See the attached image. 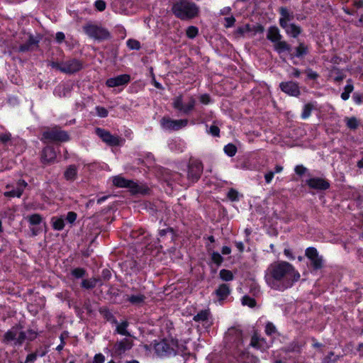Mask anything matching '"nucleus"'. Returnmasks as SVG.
Returning <instances> with one entry per match:
<instances>
[{
    "mask_svg": "<svg viewBox=\"0 0 363 363\" xmlns=\"http://www.w3.org/2000/svg\"><path fill=\"white\" fill-rule=\"evenodd\" d=\"M300 278L299 273L289 262L277 261L269 265L264 279L267 285L275 290L284 291Z\"/></svg>",
    "mask_w": 363,
    "mask_h": 363,
    "instance_id": "1",
    "label": "nucleus"
},
{
    "mask_svg": "<svg viewBox=\"0 0 363 363\" xmlns=\"http://www.w3.org/2000/svg\"><path fill=\"white\" fill-rule=\"evenodd\" d=\"M185 166L184 163H181L178 167V169L182 170L184 173H186V175L181 172H174L172 175L171 179L182 186L187 187L199 180L203 172V165L199 160H196L189 162L187 166V171L185 169H182Z\"/></svg>",
    "mask_w": 363,
    "mask_h": 363,
    "instance_id": "2",
    "label": "nucleus"
},
{
    "mask_svg": "<svg viewBox=\"0 0 363 363\" xmlns=\"http://www.w3.org/2000/svg\"><path fill=\"white\" fill-rule=\"evenodd\" d=\"M35 336L36 335L34 331L28 330L27 333H26L19 327L16 326L13 327L4 334V342L13 345H21L25 340H32Z\"/></svg>",
    "mask_w": 363,
    "mask_h": 363,
    "instance_id": "3",
    "label": "nucleus"
},
{
    "mask_svg": "<svg viewBox=\"0 0 363 363\" xmlns=\"http://www.w3.org/2000/svg\"><path fill=\"white\" fill-rule=\"evenodd\" d=\"M172 11L176 16L185 20L195 17L199 12V8L194 3L180 0L174 4Z\"/></svg>",
    "mask_w": 363,
    "mask_h": 363,
    "instance_id": "4",
    "label": "nucleus"
},
{
    "mask_svg": "<svg viewBox=\"0 0 363 363\" xmlns=\"http://www.w3.org/2000/svg\"><path fill=\"white\" fill-rule=\"evenodd\" d=\"M110 179L112 181L113 186L118 188H128L133 194H145L147 192V188L145 186L126 179L121 175L112 177Z\"/></svg>",
    "mask_w": 363,
    "mask_h": 363,
    "instance_id": "5",
    "label": "nucleus"
},
{
    "mask_svg": "<svg viewBox=\"0 0 363 363\" xmlns=\"http://www.w3.org/2000/svg\"><path fill=\"white\" fill-rule=\"evenodd\" d=\"M196 104V99L191 95L186 97L179 95L173 99V107L184 114H189L194 109Z\"/></svg>",
    "mask_w": 363,
    "mask_h": 363,
    "instance_id": "6",
    "label": "nucleus"
},
{
    "mask_svg": "<svg viewBox=\"0 0 363 363\" xmlns=\"http://www.w3.org/2000/svg\"><path fill=\"white\" fill-rule=\"evenodd\" d=\"M155 350L160 356L175 355L179 350L178 342L173 339H165L156 343Z\"/></svg>",
    "mask_w": 363,
    "mask_h": 363,
    "instance_id": "7",
    "label": "nucleus"
},
{
    "mask_svg": "<svg viewBox=\"0 0 363 363\" xmlns=\"http://www.w3.org/2000/svg\"><path fill=\"white\" fill-rule=\"evenodd\" d=\"M52 68L57 69L65 74H72L80 70L82 67V63L76 60L72 59L65 62H52L50 63Z\"/></svg>",
    "mask_w": 363,
    "mask_h": 363,
    "instance_id": "8",
    "label": "nucleus"
},
{
    "mask_svg": "<svg viewBox=\"0 0 363 363\" xmlns=\"http://www.w3.org/2000/svg\"><path fill=\"white\" fill-rule=\"evenodd\" d=\"M69 140L68 133L57 127L48 130L43 133L41 140L43 143L48 142H66Z\"/></svg>",
    "mask_w": 363,
    "mask_h": 363,
    "instance_id": "9",
    "label": "nucleus"
},
{
    "mask_svg": "<svg viewBox=\"0 0 363 363\" xmlns=\"http://www.w3.org/2000/svg\"><path fill=\"white\" fill-rule=\"evenodd\" d=\"M83 28L88 36L97 40H106L110 37V33L106 28L96 24H87Z\"/></svg>",
    "mask_w": 363,
    "mask_h": 363,
    "instance_id": "10",
    "label": "nucleus"
},
{
    "mask_svg": "<svg viewBox=\"0 0 363 363\" xmlns=\"http://www.w3.org/2000/svg\"><path fill=\"white\" fill-rule=\"evenodd\" d=\"M225 340L232 347H235L238 350H241L243 337L242 332L239 329L234 328L229 329L225 334Z\"/></svg>",
    "mask_w": 363,
    "mask_h": 363,
    "instance_id": "11",
    "label": "nucleus"
},
{
    "mask_svg": "<svg viewBox=\"0 0 363 363\" xmlns=\"http://www.w3.org/2000/svg\"><path fill=\"white\" fill-rule=\"evenodd\" d=\"M187 119L173 120L170 118H163L161 120V125L162 128L169 130H178L184 128L188 124Z\"/></svg>",
    "mask_w": 363,
    "mask_h": 363,
    "instance_id": "12",
    "label": "nucleus"
},
{
    "mask_svg": "<svg viewBox=\"0 0 363 363\" xmlns=\"http://www.w3.org/2000/svg\"><path fill=\"white\" fill-rule=\"evenodd\" d=\"M306 256L309 259L310 264L314 269H319L323 267V257L319 255L315 247H308L306 250Z\"/></svg>",
    "mask_w": 363,
    "mask_h": 363,
    "instance_id": "13",
    "label": "nucleus"
},
{
    "mask_svg": "<svg viewBox=\"0 0 363 363\" xmlns=\"http://www.w3.org/2000/svg\"><path fill=\"white\" fill-rule=\"evenodd\" d=\"M27 186V183L24 180H18L16 183V186H13L10 184L6 186V189H8L4 192V196L6 197H21L23 191Z\"/></svg>",
    "mask_w": 363,
    "mask_h": 363,
    "instance_id": "14",
    "label": "nucleus"
},
{
    "mask_svg": "<svg viewBox=\"0 0 363 363\" xmlns=\"http://www.w3.org/2000/svg\"><path fill=\"white\" fill-rule=\"evenodd\" d=\"M96 133L97 135L106 143L111 146L120 145L122 141L119 137L112 135L109 132L101 129L96 128Z\"/></svg>",
    "mask_w": 363,
    "mask_h": 363,
    "instance_id": "15",
    "label": "nucleus"
},
{
    "mask_svg": "<svg viewBox=\"0 0 363 363\" xmlns=\"http://www.w3.org/2000/svg\"><path fill=\"white\" fill-rule=\"evenodd\" d=\"M130 81V76L127 74L118 75L115 77L109 78L106 82V85L108 87H116L124 86L129 83Z\"/></svg>",
    "mask_w": 363,
    "mask_h": 363,
    "instance_id": "16",
    "label": "nucleus"
},
{
    "mask_svg": "<svg viewBox=\"0 0 363 363\" xmlns=\"http://www.w3.org/2000/svg\"><path fill=\"white\" fill-rule=\"evenodd\" d=\"M281 90L291 96H298L300 94L298 84L296 82L289 81L281 82L279 84Z\"/></svg>",
    "mask_w": 363,
    "mask_h": 363,
    "instance_id": "17",
    "label": "nucleus"
},
{
    "mask_svg": "<svg viewBox=\"0 0 363 363\" xmlns=\"http://www.w3.org/2000/svg\"><path fill=\"white\" fill-rule=\"evenodd\" d=\"M279 13V24L281 27H286V25L291 23L290 22L294 19V13L290 11L287 8H280Z\"/></svg>",
    "mask_w": 363,
    "mask_h": 363,
    "instance_id": "18",
    "label": "nucleus"
},
{
    "mask_svg": "<svg viewBox=\"0 0 363 363\" xmlns=\"http://www.w3.org/2000/svg\"><path fill=\"white\" fill-rule=\"evenodd\" d=\"M307 184L312 189L325 190L329 188V183L323 179L314 177L306 182Z\"/></svg>",
    "mask_w": 363,
    "mask_h": 363,
    "instance_id": "19",
    "label": "nucleus"
},
{
    "mask_svg": "<svg viewBox=\"0 0 363 363\" xmlns=\"http://www.w3.org/2000/svg\"><path fill=\"white\" fill-rule=\"evenodd\" d=\"M270 344L267 342L264 338L259 337L255 334L251 339L250 345L261 351H264L270 347Z\"/></svg>",
    "mask_w": 363,
    "mask_h": 363,
    "instance_id": "20",
    "label": "nucleus"
},
{
    "mask_svg": "<svg viewBox=\"0 0 363 363\" xmlns=\"http://www.w3.org/2000/svg\"><path fill=\"white\" fill-rule=\"evenodd\" d=\"M168 147L173 152H182L186 149V143L180 138H172L168 140Z\"/></svg>",
    "mask_w": 363,
    "mask_h": 363,
    "instance_id": "21",
    "label": "nucleus"
},
{
    "mask_svg": "<svg viewBox=\"0 0 363 363\" xmlns=\"http://www.w3.org/2000/svg\"><path fill=\"white\" fill-rule=\"evenodd\" d=\"M108 320H113L116 325V332L122 335L128 336L130 333L127 330V328L128 326V323L127 321H123L121 323H118L117 320L113 318V316L108 313L107 315Z\"/></svg>",
    "mask_w": 363,
    "mask_h": 363,
    "instance_id": "22",
    "label": "nucleus"
},
{
    "mask_svg": "<svg viewBox=\"0 0 363 363\" xmlns=\"http://www.w3.org/2000/svg\"><path fill=\"white\" fill-rule=\"evenodd\" d=\"M131 347V342L129 340L125 338L121 341L116 343V345H114V351L117 354L121 355L123 353H124L126 350H130Z\"/></svg>",
    "mask_w": 363,
    "mask_h": 363,
    "instance_id": "23",
    "label": "nucleus"
},
{
    "mask_svg": "<svg viewBox=\"0 0 363 363\" xmlns=\"http://www.w3.org/2000/svg\"><path fill=\"white\" fill-rule=\"evenodd\" d=\"M255 27L251 26L250 24H245L238 27L235 30V33L239 37L252 36L256 33Z\"/></svg>",
    "mask_w": 363,
    "mask_h": 363,
    "instance_id": "24",
    "label": "nucleus"
},
{
    "mask_svg": "<svg viewBox=\"0 0 363 363\" xmlns=\"http://www.w3.org/2000/svg\"><path fill=\"white\" fill-rule=\"evenodd\" d=\"M55 157L56 152L52 147L48 146L43 149L41 156L43 162H51L55 160Z\"/></svg>",
    "mask_w": 363,
    "mask_h": 363,
    "instance_id": "25",
    "label": "nucleus"
},
{
    "mask_svg": "<svg viewBox=\"0 0 363 363\" xmlns=\"http://www.w3.org/2000/svg\"><path fill=\"white\" fill-rule=\"evenodd\" d=\"M38 40L33 35H28V40L25 44H22L19 46L20 52H26L30 50H32L34 47L37 45Z\"/></svg>",
    "mask_w": 363,
    "mask_h": 363,
    "instance_id": "26",
    "label": "nucleus"
},
{
    "mask_svg": "<svg viewBox=\"0 0 363 363\" xmlns=\"http://www.w3.org/2000/svg\"><path fill=\"white\" fill-rule=\"evenodd\" d=\"M230 293V289L227 284H220L217 290L216 294L218 297L219 301L224 300Z\"/></svg>",
    "mask_w": 363,
    "mask_h": 363,
    "instance_id": "27",
    "label": "nucleus"
},
{
    "mask_svg": "<svg viewBox=\"0 0 363 363\" xmlns=\"http://www.w3.org/2000/svg\"><path fill=\"white\" fill-rule=\"evenodd\" d=\"M267 39L274 43L279 41L281 38L279 30L276 26H271L267 31Z\"/></svg>",
    "mask_w": 363,
    "mask_h": 363,
    "instance_id": "28",
    "label": "nucleus"
},
{
    "mask_svg": "<svg viewBox=\"0 0 363 363\" xmlns=\"http://www.w3.org/2000/svg\"><path fill=\"white\" fill-rule=\"evenodd\" d=\"M285 30L286 33L293 38H296L301 33V28L294 23L286 25V27H281Z\"/></svg>",
    "mask_w": 363,
    "mask_h": 363,
    "instance_id": "29",
    "label": "nucleus"
},
{
    "mask_svg": "<svg viewBox=\"0 0 363 363\" xmlns=\"http://www.w3.org/2000/svg\"><path fill=\"white\" fill-rule=\"evenodd\" d=\"M77 175V168L75 165H69L64 173V177L67 181H74Z\"/></svg>",
    "mask_w": 363,
    "mask_h": 363,
    "instance_id": "30",
    "label": "nucleus"
},
{
    "mask_svg": "<svg viewBox=\"0 0 363 363\" xmlns=\"http://www.w3.org/2000/svg\"><path fill=\"white\" fill-rule=\"evenodd\" d=\"M354 90V86L352 83L351 79H348L347 82V84L344 88L343 92L341 94V99L344 101H347L350 96V94Z\"/></svg>",
    "mask_w": 363,
    "mask_h": 363,
    "instance_id": "31",
    "label": "nucleus"
},
{
    "mask_svg": "<svg viewBox=\"0 0 363 363\" xmlns=\"http://www.w3.org/2000/svg\"><path fill=\"white\" fill-rule=\"evenodd\" d=\"M51 223L54 230H62L65 227V219L62 217H52Z\"/></svg>",
    "mask_w": 363,
    "mask_h": 363,
    "instance_id": "32",
    "label": "nucleus"
},
{
    "mask_svg": "<svg viewBox=\"0 0 363 363\" xmlns=\"http://www.w3.org/2000/svg\"><path fill=\"white\" fill-rule=\"evenodd\" d=\"M145 296L143 294H138L130 296L128 301L133 305H139L145 301Z\"/></svg>",
    "mask_w": 363,
    "mask_h": 363,
    "instance_id": "33",
    "label": "nucleus"
},
{
    "mask_svg": "<svg viewBox=\"0 0 363 363\" xmlns=\"http://www.w3.org/2000/svg\"><path fill=\"white\" fill-rule=\"evenodd\" d=\"M274 48L279 53H281L286 51H289L290 45H288L286 42L279 40L274 43Z\"/></svg>",
    "mask_w": 363,
    "mask_h": 363,
    "instance_id": "34",
    "label": "nucleus"
},
{
    "mask_svg": "<svg viewBox=\"0 0 363 363\" xmlns=\"http://www.w3.org/2000/svg\"><path fill=\"white\" fill-rule=\"evenodd\" d=\"M345 121L347 127L351 130H355L359 125V121L356 117H346Z\"/></svg>",
    "mask_w": 363,
    "mask_h": 363,
    "instance_id": "35",
    "label": "nucleus"
},
{
    "mask_svg": "<svg viewBox=\"0 0 363 363\" xmlns=\"http://www.w3.org/2000/svg\"><path fill=\"white\" fill-rule=\"evenodd\" d=\"M220 278L225 281H230L234 279L233 272L230 270L223 269L219 272Z\"/></svg>",
    "mask_w": 363,
    "mask_h": 363,
    "instance_id": "36",
    "label": "nucleus"
},
{
    "mask_svg": "<svg viewBox=\"0 0 363 363\" xmlns=\"http://www.w3.org/2000/svg\"><path fill=\"white\" fill-rule=\"evenodd\" d=\"M209 313L208 311H201L197 313L194 318V320L196 322H203L208 320Z\"/></svg>",
    "mask_w": 363,
    "mask_h": 363,
    "instance_id": "37",
    "label": "nucleus"
},
{
    "mask_svg": "<svg viewBox=\"0 0 363 363\" xmlns=\"http://www.w3.org/2000/svg\"><path fill=\"white\" fill-rule=\"evenodd\" d=\"M223 150L225 153L229 157L234 156L237 152V147L231 143L226 145Z\"/></svg>",
    "mask_w": 363,
    "mask_h": 363,
    "instance_id": "38",
    "label": "nucleus"
},
{
    "mask_svg": "<svg viewBox=\"0 0 363 363\" xmlns=\"http://www.w3.org/2000/svg\"><path fill=\"white\" fill-rule=\"evenodd\" d=\"M29 223L32 225H38L42 221V217L40 214L35 213L28 217Z\"/></svg>",
    "mask_w": 363,
    "mask_h": 363,
    "instance_id": "39",
    "label": "nucleus"
},
{
    "mask_svg": "<svg viewBox=\"0 0 363 363\" xmlns=\"http://www.w3.org/2000/svg\"><path fill=\"white\" fill-rule=\"evenodd\" d=\"M97 280L96 279H84L82 286L85 289H93L96 286Z\"/></svg>",
    "mask_w": 363,
    "mask_h": 363,
    "instance_id": "40",
    "label": "nucleus"
},
{
    "mask_svg": "<svg viewBox=\"0 0 363 363\" xmlns=\"http://www.w3.org/2000/svg\"><path fill=\"white\" fill-rule=\"evenodd\" d=\"M199 33V29L196 26H189L186 28V33L188 38L193 39Z\"/></svg>",
    "mask_w": 363,
    "mask_h": 363,
    "instance_id": "41",
    "label": "nucleus"
},
{
    "mask_svg": "<svg viewBox=\"0 0 363 363\" xmlns=\"http://www.w3.org/2000/svg\"><path fill=\"white\" fill-rule=\"evenodd\" d=\"M306 53H307V47L304 44L300 43V45L296 49L295 55L297 57H300L305 55Z\"/></svg>",
    "mask_w": 363,
    "mask_h": 363,
    "instance_id": "42",
    "label": "nucleus"
},
{
    "mask_svg": "<svg viewBox=\"0 0 363 363\" xmlns=\"http://www.w3.org/2000/svg\"><path fill=\"white\" fill-rule=\"evenodd\" d=\"M242 303L243 306H247L250 308H253L255 306L256 302L254 298L247 296H245L242 298Z\"/></svg>",
    "mask_w": 363,
    "mask_h": 363,
    "instance_id": "43",
    "label": "nucleus"
},
{
    "mask_svg": "<svg viewBox=\"0 0 363 363\" xmlns=\"http://www.w3.org/2000/svg\"><path fill=\"white\" fill-rule=\"evenodd\" d=\"M211 260L217 265H220L223 262V257L218 252H213L211 253Z\"/></svg>",
    "mask_w": 363,
    "mask_h": 363,
    "instance_id": "44",
    "label": "nucleus"
},
{
    "mask_svg": "<svg viewBox=\"0 0 363 363\" xmlns=\"http://www.w3.org/2000/svg\"><path fill=\"white\" fill-rule=\"evenodd\" d=\"M228 198L232 201H238L240 198V194L238 191L231 189L228 192Z\"/></svg>",
    "mask_w": 363,
    "mask_h": 363,
    "instance_id": "45",
    "label": "nucleus"
},
{
    "mask_svg": "<svg viewBox=\"0 0 363 363\" xmlns=\"http://www.w3.org/2000/svg\"><path fill=\"white\" fill-rule=\"evenodd\" d=\"M265 333L269 336H273L277 333L275 326L272 323H267L265 326Z\"/></svg>",
    "mask_w": 363,
    "mask_h": 363,
    "instance_id": "46",
    "label": "nucleus"
},
{
    "mask_svg": "<svg viewBox=\"0 0 363 363\" xmlns=\"http://www.w3.org/2000/svg\"><path fill=\"white\" fill-rule=\"evenodd\" d=\"M127 46L130 50H139L140 48V43L138 40L133 39H129L127 41Z\"/></svg>",
    "mask_w": 363,
    "mask_h": 363,
    "instance_id": "47",
    "label": "nucleus"
},
{
    "mask_svg": "<svg viewBox=\"0 0 363 363\" xmlns=\"http://www.w3.org/2000/svg\"><path fill=\"white\" fill-rule=\"evenodd\" d=\"M72 274L77 279L82 278L85 274V270L82 268H76L72 271Z\"/></svg>",
    "mask_w": 363,
    "mask_h": 363,
    "instance_id": "48",
    "label": "nucleus"
},
{
    "mask_svg": "<svg viewBox=\"0 0 363 363\" xmlns=\"http://www.w3.org/2000/svg\"><path fill=\"white\" fill-rule=\"evenodd\" d=\"M94 6L99 11H103L106 9V4L104 0H96Z\"/></svg>",
    "mask_w": 363,
    "mask_h": 363,
    "instance_id": "49",
    "label": "nucleus"
},
{
    "mask_svg": "<svg viewBox=\"0 0 363 363\" xmlns=\"http://www.w3.org/2000/svg\"><path fill=\"white\" fill-rule=\"evenodd\" d=\"M96 111L98 116L101 118H105L108 116V111L104 108L101 106H96Z\"/></svg>",
    "mask_w": 363,
    "mask_h": 363,
    "instance_id": "50",
    "label": "nucleus"
},
{
    "mask_svg": "<svg viewBox=\"0 0 363 363\" xmlns=\"http://www.w3.org/2000/svg\"><path fill=\"white\" fill-rule=\"evenodd\" d=\"M11 135L9 132H4L0 134V142L4 144H6L7 143L11 141Z\"/></svg>",
    "mask_w": 363,
    "mask_h": 363,
    "instance_id": "51",
    "label": "nucleus"
},
{
    "mask_svg": "<svg viewBox=\"0 0 363 363\" xmlns=\"http://www.w3.org/2000/svg\"><path fill=\"white\" fill-rule=\"evenodd\" d=\"M77 213L73 211H69L67 213L66 216V220L70 224H72L77 219Z\"/></svg>",
    "mask_w": 363,
    "mask_h": 363,
    "instance_id": "52",
    "label": "nucleus"
},
{
    "mask_svg": "<svg viewBox=\"0 0 363 363\" xmlns=\"http://www.w3.org/2000/svg\"><path fill=\"white\" fill-rule=\"evenodd\" d=\"M225 20V24L224 26L226 27V28H231L234 26L235 24V18L233 17V16H228V17H225L224 18Z\"/></svg>",
    "mask_w": 363,
    "mask_h": 363,
    "instance_id": "53",
    "label": "nucleus"
},
{
    "mask_svg": "<svg viewBox=\"0 0 363 363\" xmlns=\"http://www.w3.org/2000/svg\"><path fill=\"white\" fill-rule=\"evenodd\" d=\"M168 233L170 235V238L172 239L173 237V230L172 228H167L165 229L160 230V231H159V235H160V238L165 236Z\"/></svg>",
    "mask_w": 363,
    "mask_h": 363,
    "instance_id": "54",
    "label": "nucleus"
},
{
    "mask_svg": "<svg viewBox=\"0 0 363 363\" xmlns=\"http://www.w3.org/2000/svg\"><path fill=\"white\" fill-rule=\"evenodd\" d=\"M200 102L204 105H207L211 102V97L208 94H204L199 97Z\"/></svg>",
    "mask_w": 363,
    "mask_h": 363,
    "instance_id": "55",
    "label": "nucleus"
},
{
    "mask_svg": "<svg viewBox=\"0 0 363 363\" xmlns=\"http://www.w3.org/2000/svg\"><path fill=\"white\" fill-rule=\"evenodd\" d=\"M145 162L148 167H150L153 164L154 156L152 153L147 152L146 154V161Z\"/></svg>",
    "mask_w": 363,
    "mask_h": 363,
    "instance_id": "56",
    "label": "nucleus"
},
{
    "mask_svg": "<svg viewBox=\"0 0 363 363\" xmlns=\"http://www.w3.org/2000/svg\"><path fill=\"white\" fill-rule=\"evenodd\" d=\"M38 357V354L36 353H30L28 354L24 363H33Z\"/></svg>",
    "mask_w": 363,
    "mask_h": 363,
    "instance_id": "57",
    "label": "nucleus"
},
{
    "mask_svg": "<svg viewBox=\"0 0 363 363\" xmlns=\"http://www.w3.org/2000/svg\"><path fill=\"white\" fill-rule=\"evenodd\" d=\"M296 174L302 175L306 172V168L303 165H296L294 168Z\"/></svg>",
    "mask_w": 363,
    "mask_h": 363,
    "instance_id": "58",
    "label": "nucleus"
},
{
    "mask_svg": "<svg viewBox=\"0 0 363 363\" xmlns=\"http://www.w3.org/2000/svg\"><path fill=\"white\" fill-rule=\"evenodd\" d=\"M104 361H105L104 356L102 354L99 353V354H96L94 356L93 363H104Z\"/></svg>",
    "mask_w": 363,
    "mask_h": 363,
    "instance_id": "59",
    "label": "nucleus"
},
{
    "mask_svg": "<svg viewBox=\"0 0 363 363\" xmlns=\"http://www.w3.org/2000/svg\"><path fill=\"white\" fill-rule=\"evenodd\" d=\"M220 133L219 128L216 125H211L209 128V133L213 136H218Z\"/></svg>",
    "mask_w": 363,
    "mask_h": 363,
    "instance_id": "60",
    "label": "nucleus"
},
{
    "mask_svg": "<svg viewBox=\"0 0 363 363\" xmlns=\"http://www.w3.org/2000/svg\"><path fill=\"white\" fill-rule=\"evenodd\" d=\"M284 254L286 256V257L290 260H293L295 259V256H294L292 251L290 249H284Z\"/></svg>",
    "mask_w": 363,
    "mask_h": 363,
    "instance_id": "61",
    "label": "nucleus"
},
{
    "mask_svg": "<svg viewBox=\"0 0 363 363\" xmlns=\"http://www.w3.org/2000/svg\"><path fill=\"white\" fill-rule=\"evenodd\" d=\"M274 176V172L271 171V172H269L266 173L265 175H264V179H265L266 182L267 184H269L272 182Z\"/></svg>",
    "mask_w": 363,
    "mask_h": 363,
    "instance_id": "62",
    "label": "nucleus"
},
{
    "mask_svg": "<svg viewBox=\"0 0 363 363\" xmlns=\"http://www.w3.org/2000/svg\"><path fill=\"white\" fill-rule=\"evenodd\" d=\"M65 35L62 32H57L56 33L55 39L58 43H61L65 40Z\"/></svg>",
    "mask_w": 363,
    "mask_h": 363,
    "instance_id": "63",
    "label": "nucleus"
},
{
    "mask_svg": "<svg viewBox=\"0 0 363 363\" xmlns=\"http://www.w3.org/2000/svg\"><path fill=\"white\" fill-rule=\"evenodd\" d=\"M307 76L310 79H315L318 77V74L315 72L313 71L312 69L307 70Z\"/></svg>",
    "mask_w": 363,
    "mask_h": 363,
    "instance_id": "64",
    "label": "nucleus"
}]
</instances>
